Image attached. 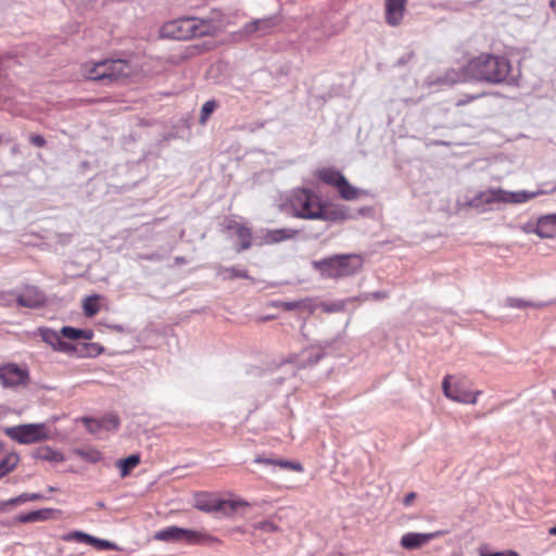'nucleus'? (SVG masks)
Listing matches in <instances>:
<instances>
[{
    "instance_id": "obj_5",
    "label": "nucleus",
    "mask_w": 556,
    "mask_h": 556,
    "mask_svg": "<svg viewBox=\"0 0 556 556\" xmlns=\"http://www.w3.org/2000/svg\"><path fill=\"white\" fill-rule=\"evenodd\" d=\"M313 266L324 278L340 279L361 270L363 258L358 254H339L315 261Z\"/></svg>"
},
{
    "instance_id": "obj_10",
    "label": "nucleus",
    "mask_w": 556,
    "mask_h": 556,
    "mask_svg": "<svg viewBox=\"0 0 556 556\" xmlns=\"http://www.w3.org/2000/svg\"><path fill=\"white\" fill-rule=\"evenodd\" d=\"M61 540L64 542L76 541L80 543H87L102 551H111L116 548V545L110 541L94 538L88 533L78 530L63 534L61 536Z\"/></svg>"
},
{
    "instance_id": "obj_23",
    "label": "nucleus",
    "mask_w": 556,
    "mask_h": 556,
    "mask_svg": "<svg viewBox=\"0 0 556 556\" xmlns=\"http://www.w3.org/2000/svg\"><path fill=\"white\" fill-rule=\"evenodd\" d=\"M317 177L326 185L337 188L345 178L339 170L334 168H321L317 172Z\"/></svg>"
},
{
    "instance_id": "obj_26",
    "label": "nucleus",
    "mask_w": 556,
    "mask_h": 556,
    "mask_svg": "<svg viewBox=\"0 0 556 556\" xmlns=\"http://www.w3.org/2000/svg\"><path fill=\"white\" fill-rule=\"evenodd\" d=\"M60 333L63 338L74 341L79 339L90 340L93 337V332L91 330H83L70 326L62 327Z\"/></svg>"
},
{
    "instance_id": "obj_37",
    "label": "nucleus",
    "mask_w": 556,
    "mask_h": 556,
    "mask_svg": "<svg viewBox=\"0 0 556 556\" xmlns=\"http://www.w3.org/2000/svg\"><path fill=\"white\" fill-rule=\"evenodd\" d=\"M216 103L214 101H206L201 109V122L204 123L208 116L214 112Z\"/></svg>"
},
{
    "instance_id": "obj_15",
    "label": "nucleus",
    "mask_w": 556,
    "mask_h": 556,
    "mask_svg": "<svg viewBox=\"0 0 556 556\" xmlns=\"http://www.w3.org/2000/svg\"><path fill=\"white\" fill-rule=\"evenodd\" d=\"M441 532L415 533L408 532L401 538V546L405 549H417L426 545L432 539L438 538Z\"/></svg>"
},
{
    "instance_id": "obj_4",
    "label": "nucleus",
    "mask_w": 556,
    "mask_h": 556,
    "mask_svg": "<svg viewBox=\"0 0 556 556\" xmlns=\"http://www.w3.org/2000/svg\"><path fill=\"white\" fill-rule=\"evenodd\" d=\"M288 204L291 208L292 215L302 219H319L328 220L333 219L326 211V204L323 202L320 195L309 189H295L289 198Z\"/></svg>"
},
{
    "instance_id": "obj_9",
    "label": "nucleus",
    "mask_w": 556,
    "mask_h": 556,
    "mask_svg": "<svg viewBox=\"0 0 556 556\" xmlns=\"http://www.w3.org/2000/svg\"><path fill=\"white\" fill-rule=\"evenodd\" d=\"M103 63V79L104 85H112L122 83L128 77L132 76L135 74V67L125 60L122 59H106L102 60Z\"/></svg>"
},
{
    "instance_id": "obj_51",
    "label": "nucleus",
    "mask_w": 556,
    "mask_h": 556,
    "mask_svg": "<svg viewBox=\"0 0 556 556\" xmlns=\"http://www.w3.org/2000/svg\"><path fill=\"white\" fill-rule=\"evenodd\" d=\"M549 4H551V7H553V8H554V7H555V4H556V1H555V0H552Z\"/></svg>"
},
{
    "instance_id": "obj_48",
    "label": "nucleus",
    "mask_w": 556,
    "mask_h": 556,
    "mask_svg": "<svg viewBox=\"0 0 556 556\" xmlns=\"http://www.w3.org/2000/svg\"><path fill=\"white\" fill-rule=\"evenodd\" d=\"M503 556H519V554L515 551H506L503 552Z\"/></svg>"
},
{
    "instance_id": "obj_46",
    "label": "nucleus",
    "mask_w": 556,
    "mask_h": 556,
    "mask_svg": "<svg viewBox=\"0 0 556 556\" xmlns=\"http://www.w3.org/2000/svg\"><path fill=\"white\" fill-rule=\"evenodd\" d=\"M478 96H470L467 100H459L457 101V105H464L465 103L469 102V101H472L475 99H477Z\"/></svg>"
},
{
    "instance_id": "obj_50",
    "label": "nucleus",
    "mask_w": 556,
    "mask_h": 556,
    "mask_svg": "<svg viewBox=\"0 0 556 556\" xmlns=\"http://www.w3.org/2000/svg\"><path fill=\"white\" fill-rule=\"evenodd\" d=\"M266 459H267V458H261V457H257V458L255 459V462H256V463H258V464H266V463H265V460H266Z\"/></svg>"
},
{
    "instance_id": "obj_16",
    "label": "nucleus",
    "mask_w": 556,
    "mask_h": 556,
    "mask_svg": "<svg viewBox=\"0 0 556 556\" xmlns=\"http://www.w3.org/2000/svg\"><path fill=\"white\" fill-rule=\"evenodd\" d=\"M219 497L210 492H198L193 496V507L204 513L216 511Z\"/></svg>"
},
{
    "instance_id": "obj_30",
    "label": "nucleus",
    "mask_w": 556,
    "mask_h": 556,
    "mask_svg": "<svg viewBox=\"0 0 556 556\" xmlns=\"http://www.w3.org/2000/svg\"><path fill=\"white\" fill-rule=\"evenodd\" d=\"M43 498V495L40 494V493H23L21 494L20 496L17 497H14V498H11L7 502H3L0 504V511L3 510V508L8 505H16V504H20V503H25V502H28V501H39V500H42Z\"/></svg>"
},
{
    "instance_id": "obj_38",
    "label": "nucleus",
    "mask_w": 556,
    "mask_h": 556,
    "mask_svg": "<svg viewBox=\"0 0 556 556\" xmlns=\"http://www.w3.org/2000/svg\"><path fill=\"white\" fill-rule=\"evenodd\" d=\"M318 307L325 313H337L343 309V305L341 303H320L317 304V308Z\"/></svg>"
},
{
    "instance_id": "obj_47",
    "label": "nucleus",
    "mask_w": 556,
    "mask_h": 556,
    "mask_svg": "<svg viewBox=\"0 0 556 556\" xmlns=\"http://www.w3.org/2000/svg\"><path fill=\"white\" fill-rule=\"evenodd\" d=\"M175 263L178 264V265L186 264L187 260L185 257L177 256V257H175Z\"/></svg>"
},
{
    "instance_id": "obj_13",
    "label": "nucleus",
    "mask_w": 556,
    "mask_h": 556,
    "mask_svg": "<svg viewBox=\"0 0 556 556\" xmlns=\"http://www.w3.org/2000/svg\"><path fill=\"white\" fill-rule=\"evenodd\" d=\"M406 0H386L384 18L388 25L397 26L402 23L406 11Z\"/></svg>"
},
{
    "instance_id": "obj_40",
    "label": "nucleus",
    "mask_w": 556,
    "mask_h": 556,
    "mask_svg": "<svg viewBox=\"0 0 556 556\" xmlns=\"http://www.w3.org/2000/svg\"><path fill=\"white\" fill-rule=\"evenodd\" d=\"M74 350H75V348L73 346V344L67 343V342L63 341L62 339H60L59 344L54 349V351H59V352H63V353H73Z\"/></svg>"
},
{
    "instance_id": "obj_25",
    "label": "nucleus",
    "mask_w": 556,
    "mask_h": 556,
    "mask_svg": "<svg viewBox=\"0 0 556 556\" xmlns=\"http://www.w3.org/2000/svg\"><path fill=\"white\" fill-rule=\"evenodd\" d=\"M337 190L340 197L346 201H353L358 199L362 194H366L365 191H362L355 187H353L346 178H344L340 185L337 187Z\"/></svg>"
},
{
    "instance_id": "obj_20",
    "label": "nucleus",
    "mask_w": 556,
    "mask_h": 556,
    "mask_svg": "<svg viewBox=\"0 0 556 556\" xmlns=\"http://www.w3.org/2000/svg\"><path fill=\"white\" fill-rule=\"evenodd\" d=\"M296 233L298 231L291 228L271 229L263 236V243L276 244L294 238Z\"/></svg>"
},
{
    "instance_id": "obj_41",
    "label": "nucleus",
    "mask_w": 556,
    "mask_h": 556,
    "mask_svg": "<svg viewBox=\"0 0 556 556\" xmlns=\"http://www.w3.org/2000/svg\"><path fill=\"white\" fill-rule=\"evenodd\" d=\"M29 142L38 148H42L46 146V139L38 134L30 135Z\"/></svg>"
},
{
    "instance_id": "obj_28",
    "label": "nucleus",
    "mask_w": 556,
    "mask_h": 556,
    "mask_svg": "<svg viewBox=\"0 0 556 556\" xmlns=\"http://www.w3.org/2000/svg\"><path fill=\"white\" fill-rule=\"evenodd\" d=\"M248 506V503L242 500L231 501V500H220L218 501L216 511H222L225 516H230L239 507Z\"/></svg>"
},
{
    "instance_id": "obj_21",
    "label": "nucleus",
    "mask_w": 556,
    "mask_h": 556,
    "mask_svg": "<svg viewBox=\"0 0 556 556\" xmlns=\"http://www.w3.org/2000/svg\"><path fill=\"white\" fill-rule=\"evenodd\" d=\"M17 303L24 307L35 308L42 305L43 296L35 288H27L17 296Z\"/></svg>"
},
{
    "instance_id": "obj_44",
    "label": "nucleus",
    "mask_w": 556,
    "mask_h": 556,
    "mask_svg": "<svg viewBox=\"0 0 556 556\" xmlns=\"http://www.w3.org/2000/svg\"><path fill=\"white\" fill-rule=\"evenodd\" d=\"M415 498H416V493L410 492V493H408V494L404 497L403 503H404V505H405V506H409V505L413 503V501H414Z\"/></svg>"
},
{
    "instance_id": "obj_45",
    "label": "nucleus",
    "mask_w": 556,
    "mask_h": 556,
    "mask_svg": "<svg viewBox=\"0 0 556 556\" xmlns=\"http://www.w3.org/2000/svg\"><path fill=\"white\" fill-rule=\"evenodd\" d=\"M191 55H192V49H191V48H188V49H187V53H185V54H182V55L178 56V58H177V60H174L173 62H180V61H184V60L188 59V58H189V56H191Z\"/></svg>"
},
{
    "instance_id": "obj_1",
    "label": "nucleus",
    "mask_w": 556,
    "mask_h": 556,
    "mask_svg": "<svg viewBox=\"0 0 556 556\" xmlns=\"http://www.w3.org/2000/svg\"><path fill=\"white\" fill-rule=\"evenodd\" d=\"M511 62L504 55L482 52L463 67L466 78L491 85L511 84Z\"/></svg>"
},
{
    "instance_id": "obj_32",
    "label": "nucleus",
    "mask_w": 556,
    "mask_h": 556,
    "mask_svg": "<svg viewBox=\"0 0 556 556\" xmlns=\"http://www.w3.org/2000/svg\"><path fill=\"white\" fill-rule=\"evenodd\" d=\"M265 463L266 465H274L282 469H288L296 472H302L304 470L302 464L286 459H266Z\"/></svg>"
},
{
    "instance_id": "obj_12",
    "label": "nucleus",
    "mask_w": 556,
    "mask_h": 556,
    "mask_svg": "<svg viewBox=\"0 0 556 556\" xmlns=\"http://www.w3.org/2000/svg\"><path fill=\"white\" fill-rule=\"evenodd\" d=\"M182 542L190 545L213 546L222 541L203 530L182 529Z\"/></svg>"
},
{
    "instance_id": "obj_2",
    "label": "nucleus",
    "mask_w": 556,
    "mask_h": 556,
    "mask_svg": "<svg viewBox=\"0 0 556 556\" xmlns=\"http://www.w3.org/2000/svg\"><path fill=\"white\" fill-rule=\"evenodd\" d=\"M554 192H556V181L542 184L535 191H507L502 188H490L480 191L470 199L469 205L485 211V206L494 203L521 204L539 195L552 194Z\"/></svg>"
},
{
    "instance_id": "obj_27",
    "label": "nucleus",
    "mask_w": 556,
    "mask_h": 556,
    "mask_svg": "<svg viewBox=\"0 0 556 556\" xmlns=\"http://www.w3.org/2000/svg\"><path fill=\"white\" fill-rule=\"evenodd\" d=\"M18 454L14 452L7 453L4 457L0 460V478L5 476L7 473L12 472L18 465Z\"/></svg>"
},
{
    "instance_id": "obj_42",
    "label": "nucleus",
    "mask_w": 556,
    "mask_h": 556,
    "mask_svg": "<svg viewBox=\"0 0 556 556\" xmlns=\"http://www.w3.org/2000/svg\"><path fill=\"white\" fill-rule=\"evenodd\" d=\"M509 305L513 306V307H518V308H521V307H526V306H530L531 304L525 300H521V299H510L509 300Z\"/></svg>"
},
{
    "instance_id": "obj_43",
    "label": "nucleus",
    "mask_w": 556,
    "mask_h": 556,
    "mask_svg": "<svg viewBox=\"0 0 556 556\" xmlns=\"http://www.w3.org/2000/svg\"><path fill=\"white\" fill-rule=\"evenodd\" d=\"M479 556H503V552L489 553L483 546L479 548Z\"/></svg>"
},
{
    "instance_id": "obj_33",
    "label": "nucleus",
    "mask_w": 556,
    "mask_h": 556,
    "mask_svg": "<svg viewBox=\"0 0 556 556\" xmlns=\"http://www.w3.org/2000/svg\"><path fill=\"white\" fill-rule=\"evenodd\" d=\"M38 456L41 459L51 460V462H62L63 460L62 454L56 451H53L50 447L39 448Z\"/></svg>"
},
{
    "instance_id": "obj_3",
    "label": "nucleus",
    "mask_w": 556,
    "mask_h": 556,
    "mask_svg": "<svg viewBox=\"0 0 556 556\" xmlns=\"http://www.w3.org/2000/svg\"><path fill=\"white\" fill-rule=\"evenodd\" d=\"M217 30V26L212 21L195 16H180L164 22L159 34L165 39L190 40L199 37H214Z\"/></svg>"
},
{
    "instance_id": "obj_18",
    "label": "nucleus",
    "mask_w": 556,
    "mask_h": 556,
    "mask_svg": "<svg viewBox=\"0 0 556 556\" xmlns=\"http://www.w3.org/2000/svg\"><path fill=\"white\" fill-rule=\"evenodd\" d=\"M55 513L60 511L53 508H42L26 514H20L15 517V521L21 523L46 521L52 519Z\"/></svg>"
},
{
    "instance_id": "obj_35",
    "label": "nucleus",
    "mask_w": 556,
    "mask_h": 556,
    "mask_svg": "<svg viewBox=\"0 0 556 556\" xmlns=\"http://www.w3.org/2000/svg\"><path fill=\"white\" fill-rule=\"evenodd\" d=\"M224 274L226 275L227 278H230V279H233V278L248 279L249 278V274L247 270L239 269L236 267L225 268Z\"/></svg>"
},
{
    "instance_id": "obj_36",
    "label": "nucleus",
    "mask_w": 556,
    "mask_h": 556,
    "mask_svg": "<svg viewBox=\"0 0 556 556\" xmlns=\"http://www.w3.org/2000/svg\"><path fill=\"white\" fill-rule=\"evenodd\" d=\"M83 422L85 424L87 430L90 433H97L98 431H100L102 429L100 419L85 417V418H83Z\"/></svg>"
},
{
    "instance_id": "obj_7",
    "label": "nucleus",
    "mask_w": 556,
    "mask_h": 556,
    "mask_svg": "<svg viewBox=\"0 0 556 556\" xmlns=\"http://www.w3.org/2000/svg\"><path fill=\"white\" fill-rule=\"evenodd\" d=\"M453 377L447 375L442 381V390L444 395L453 402L462 404H476L481 395L480 390L472 391L465 380L459 379L454 384L451 383Z\"/></svg>"
},
{
    "instance_id": "obj_8",
    "label": "nucleus",
    "mask_w": 556,
    "mask_h": 556,
    "mask_svg": "<svg viewBox=\"0 0 556 556\" xmlns=\"http://www.w3.org/2000/svg\"><path fill=\"white\" fill-rule=\"evenodd\" d=\"M30 375L26 367L15 363L0 366V384L4 389L17 390L29 384Z\"/></svg>"
},
{
    "instance_id": "obj_29",
    "label": "nucleus",
    "mask_w": 556,
    "mask_h": 556,
    "mask_svg": "<svg viewBox=\"0 0 556 556\" xmlns=\"http://www.w3.org/2000/svg\"><path fill=\"white\" fill-rule=\"evenodd\" d=\"M139 463L140 456L137 454L130 455L124 459H119L116 466L121 470V477H127L129 472L139 465Z\"/></svg>"
},
{
    "instance_id": "obj_24",
    "label": "nucleus",
    "mask_w": 556,
    "mask_h": 556,
    "mask_svg": "<svg viewBox=\"0 0 556 556\" xmlns=\"http://www.w3.org/2000/svg\"><path fill=\"white\" fill-rule=\"evenodd\" d=\"M182 529L176 526L167 527L165 529H162L157 531L154 535V538L159 541H165V542H182Z\"/></svg>"
},
{
    "instance_id": "obj_49",
    "label": "nucleus",
    "mask_w": 556,
    "mask_h": 556,
    "mask_svg": "<svg viewBox=\"0 0 556 556\" xmlns=\"http://www.w3.org/2000/svg\"><path fill=\"white\" fill-rule=\"evenodd\" d=\"M548 533L551 535H556V526L555 527H552L549 530H548Z\"/></svg>"
},
{
    "instance_id": "obj_6",
    "label": "nucleus",
    "mask_w": 556,
    "mask_h": 556,
    "mask_svg": "<svg viewBox=\"0 0 556 556\" xmlns=\"http://www.w3.org/2000/svg\"><path fill=\"white\" fill-rule=\"evenodd\" d=\"M5 434L21 443L33 444L49 439V430L45 424L20 425L5 429Z\"/></svg>"
},
{
    "instance_id": "obj_22",
    "label": "nucleus",
    "mask_w": 556,
    "mask_h": 556,
    "mask_svg": "<svg viewBox=\"0 0 556 556\" xmlns=\"http://www.w3.org/2000/svg\"><path fill=\"white\" fill-rule=\"evenodd\" d=\"M104 298L100 294H92L83 300V312L86 317L96 316L102 308Z\"/></svg>"
},
{
    "instance_id": "obj_19",
    "label": "nucleus",
    "mask_w": 556,
    "mask_h": 556,
    "mask_svg": "<svg viewBox=\"0 0 556 556\" xmlns=\"http://www.w3.org/2000/svg\"><path fill=\"white\" fill-rule=\"evenodd\" d=\"M534 232L541 238H553L556 236V214L541 217L535 226Z\"/></svg>"
},
{
    "instance_id": "obj_14",
    "label": "nucleus",
    "mask_w": 556,
    "mask_h": 556,
    "mask_svg": "<svg viewBox=\"0 0 556 556\" xmlns=\"http://www.w3.org/2000/svg\"><path fill=\"white\" fill-rule=\"evenodd\" d=\"M227 229L233 231L239 242V248L237 249L238 253L252 247L253 232L249 226L236 220H230L227 224Z\"/></svg>"
},
{
    "instance_id": "obj_11",
    "label": "nucleus",
    "mask_w": 556,
    "mask_h": 556,
    "mask_svg": "<svg viewBox=\"0 0 556 556\" xmlns=\"http://www.w3.org/2000/svg\"><path fill=\"white\" fill-rule=\"evenodd\" d=\"M270 307L281 308L286 312L291 311H305L313 315L317 309V303L313 298H304L298 301H281L275 300L269 303Z\"/></svg>"
},
{
    "instance_id": "obj_34",
    "label": "nucleus",
    "mask_w": 556,
    "mask_h": 556,
    "mask_svg": "<svg viewBox=\"0 0 556 556\" xmlns=\"http://www.w3.org/2000/svg\"><path fill=\"white\" fill-rule=\"evenodd\" d=\"M101 428L105 430H116L119 427V419L115 414H108L101 419Z\"/></svg>"
},
{
    "instance_id": "obj_31",
    "label": "nucleus",
    "mask_w": 556,
    "mask_h": 556,
    "mask_svg": "<svg viewBox=\"0 0 556 556\" xmlns=\"http://www.w3.org/2000/svg\"><path fill=\"white\" fill-rule=\"evenodd\" d=\"M39 336L42 339V341L47 344H49L53 350L59 344V341L61 339V333L50 329V328H39Z\"/></svg>"
},
{
    "instance_id": "obj_17",
    "label": "nucleus",
    "mask_w": 556,
    "mask_h": 556,
    "mask_svg": "<svg viewBox=\"0 0 556 556\" xmlns=\"http://www.w3.org/2000/svg\"><path fill=\"white\" fill-rule=\"evenodd\" d=\"M103 73H104V71H103L102 60L97 61V62H94V61L85 62L80 66V74L84 78L93 80V81H99L102 85H104V79H103L104 74Z\"/></svg>"
},
{
    "instance_id": "obj_39",
    "label": "nucleus",
    "mask_w": 556,
    "mask_h": 556,
    "mask_svg": "<svg viewBox=\"0 0 556 556\" xmlns=\"http://www.w3.org/2000/svg\"><path fill=\"white\" fill-rule=\"evenodd\" d=\"M86 354L87 356H98L103 352V348L96 343L86 344Z\"/></svg>"
}]
</instances>
